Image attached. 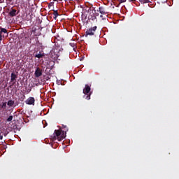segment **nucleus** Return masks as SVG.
Returning <instances> with one entry per match:
<instances>
[{
    "label": "nucleus",
    "instance_id": "nucleus-27",
    "mask_svg": "<svg viewBox=\"0 0 179 179\" xmlns=\"http://www.w3.org/2000/svg\"><path fill=\"white\" fill-rule=\"evenodd\" d=\"M71 47H75V44L73 43V45H71Z\"/></svg>",
    "mask_w": 179,
    "mask_h": 179
},
{
    "label": "nucleus",
    "instance_id": "nucleus-7",
    "mask_svg": "<svg viewBox=\"0 0 179 179\" xmlns=\"http://www.w3.org/2000/svg\"><path fill=\"white\" fill-rule=\"evenodd\" d=\"M35 101L36 99H34V97L30 96L25 101V103L29 106H34Z\"/></svg>",
    "mask_w": 179,
    "mask_h": 179
},
{
    "label": "nucleus",
    "instance_id": "nucleus-14",
    "mask_svg": "<svg viewBox=\"0 0 179 179\" xmlns=\"http://www.w3.org/2000/svg\"><path fill=\"white\" fill-rule=\"evenodd\" d=\"M7 104H8L10 107H12V106H13V104H15V101L9 100V101H8Z\"/></svg>",
    "mask_w": 179,
    "mask_h": 179
},
{
    "label": "nucleus",
    "instance_id": "nucleus-19",
    "mask_svg": "<svg viewBox=\"0 0 179 179\" xmlns=\"http://www.w3.org/2000/svg\"><path fill=\"white\" fill-rule=\"evenodd\" d=\"M62 127H63L64 129H65L66 131H64V133H65V135H66V131H68V127H66L65 125H63Z\"/></svg>",
    "mask_w": 179,
    "mask_h": 179
},
{
    "label": "nucleus",
    "instance_id": "nucleus-6",
    "mask_svg": "<svg viewBox=\"0 0 179 179\" xmlns=\"http://www.w3.org/2000/svg\"><path fill=\"white\" fill-rule=\"evenodd\" d=\"M8 30L5 28H1L0 31V41H2V37H8Z\"/></svg>",
    "mask_w": 179,
    "mask_h": 179
},
{
    "label": "nucleus",
    "instance_id": "nucleus-5",
    "mask_svg": "<svg viewBox=\"0 0 179 179\" xmlns=\"http://www.w3.org/2000/svg\"><path fill=\"white\" fill-rule=\"evenodd\" d=\"M49 55L52 59H57L58 58V50L55 48L52 49Z\"/></svg>",
    "mask_w": 179,
    "mask_h": 179
},
{
    "label": "nucleus",
    "instance_id": "nucleus-10",
    "mask_svg": "<svg viewBox=\"0 0 179 179\" xmlns=\"http://www.w3.org/2000/svg\"><path fill=\"white\" fill-rule=\"evenodd\" d=\"M17 78V76L15 74V73H12L10 76V80L11 82H15L16 80V78Z\"/></svg>",
    "mask_w": 179,
    "mask_h": 179
},
{
    "label": "nucleus",
    "instance_id": "nucleus-18",
    "mask_svg": "<svg viewBox=\"0 0 179 179\" xmlns=\"http://www.w3.org/2000/svg\"><path fill=\"white\" fill-rule=\"evenodd\" d=\"M51 6H54V2H50L48 3V8L50 9Z\"/></svg>",
    "mask_w": 179,
    "mask_h": 179
},
{
    "label": "nucleus",
    "instance_id": "nucleus-3",
    "mask_svg": "<svg viewBox=\"0 0 179 179\" xmlns=\"http://www.w3.org/2000/svg\"><path fill=\"white\" fill-rule=\"evenodd\" d=\"M88 13H90L88 16L89 20H96V10L94 8H90L87 10Z\"/></svg>",
    "mask_w": 179,
    "mask_h": 179
},
{
    "label": "nucleus",
    "instance_id": "nucleus-9",
    "mask_svg": "<svg viewBox=\"0 0 179 179\" xmlns=\"http://www.w3.org/2000/svg\"><path fill=\"white\" fill-rule=\"evenodd\" d=\"M16 15H17V10H16V9L11 8L9 12V15L10 16V17H13L16 16Z\"/></svg>",
    "mask_w": 179,
    "mask_h": 179
},
{
    "label": "nucleus",
    "instance_id": "nucleus-8",
    "mask_svg": "<svg viewBox=\"0 0 179 179\" xmlns=\"http://www.w3.org/2000/svg\"><path fill=\"white\" fill-rule=\"evenodd\" d=\"M34 75L35 78H40V76L43 75V70H41V69H40L39 67H37L36 70L35 71Z\"/></svg>",
    "mask_w": 179,
    "mask_h": 179
},
{
    "label": "nucleus",
    "instance_id": "nucleus-24",
    "mask_svg": "<svg viewBox=\"0 0 179 179\" xmlns=\"http://www.w3.org/2000/svg\"><path fill=\"white\" fill-rule=\"evenodd\" d=\"M129 2H135V0H129Z\"/></svg>",
    "mask_w": 179,
    "mask_h": 179
},
{
    "label": "nucleus",
    "instance_id": "nucleus-17",
    "mask_svg": "<svg viewBox=\"0 0 179 179\" xmlns=\"http://www.w3.org/2000/svg\"><path fill=\"white\" fill-rule=\"evenodd\" d=\"M141 3H148L149 2V0H139Z\"/></svg>",
    "mask_w": 179,
    "mask_h": 179
},
{
    "label": "nucleus",
    "instance_id": "nucleus-4",
    "mask_svg": "<svg viewBox=\"0 0 179 179\" xmlns=\"http://www.w3.org/2000/svg\"><path fill=\"white\" fill-rule=\"evenodd\" d=\"M96 30H97V26H94L93 27L87 29L85 32V37H87V36H94Z\"/></svg>",
    "mask_w": 179,
    "mask_h": 179
},
{
    "label": "nucleus",
    "instance_id": "nucleus-26",
    "mask_svg": "<svg viewBox=\"0 0 179 179\" xmlns=\"http://www.w3.org/2000/svg\"><path fill=\"white\" fill-rule=\"evenodd\" d=\"M71 47H75V44L73 43V45H71Z\"/></svg>",
    "mask_w": 179,
    "mask_h": 179
},
{
    "label": "nucleus",
    "instance_id": "nucleus-20",
    "mask_svg": "<svg viewBox=\"0 0 179 179\" xmlns=\"http://www.w3.org/2000/svg\"><path fill=\"white\" fill-rule=\"evenodd\" d=\"M3 134V133H2V132L0 133V139H1V141H2V139H3V134Z\"/></svg>",
    "mask_w": 179,
    "mask_h": 179
},
{
    "label": "nucleus",
    "instance_id": "nucleus-30",
    "mask_svg": "<svg viewBox=\"0 0 179 179\" xmlns=\"http://www.w3.org/2000/svg\"><path fill=\"white\" fill-rule=\"evenodd\" d=\"M76 1H79V0H76Z\"/></svg>",
    "mask_w": 179,
    "mask_h": 179
},
{
    "label": "nucleus",
    "instance_id": "nucleus-23",
    "mask_svg": "<svg viewBox=\"0 0 179 179\" xmlns=\"http://www.w3.org/2000/svg\"><path fill=\"white\" fill-rule=\"evenodd\" d=\"M7 1H8V3H12L13 0H7Z\"/></svg>",
    "mask_w": 179,
    "mask_h": 179
},
{
    "label": "nucleus",
    "instance_id": "nucleus-29",
    "mask_svg": "<svg viewBox=\"0 0 179 179\" xmlns=\"http://www.w3.org/2000/svg\"><path fill=\"white\" fill-rule=\"evenodd\" d=\"M100 17H103V15H100Z\"/></svg>",
    "mask_w": 179,
    "mask_h": 179
},
{
    "label": "nucleus",
    "instance_id": "nucleus-1",
    "mask_svg": "<svg viewBox=\"0 0 179 179\" xmlns=\"http://www.w3.org/2000/svg\"><path fill=\"white\" fill-rule=\"evenodd\" d=\"M62 132L63 134L61 135ZM65 136H66V135H65L64 131H62L61 130L57 129V130H55L53 135L51 136V139L52 141H57V140L59 141V142H61L62 139H65Z\"/></svg>",
    "mask_w": 179,
    "mask_h": 179
},
{
    "label": "nucleus",
    "instance_id": "nucleus-15",
    "mask_svg": "<svg viewBox=\"0 0 179 179\" xmlns=\"http://www.w3.org/2000/svg\"><path fill=\"white\" fill-rule=\"evenodd\" d=\"M12 120H13V115H10V116L7 118V122H10V121H12Z\"/></svg>",
    "mask_w": 179,
    "mask_h": 179
},
{
    "label": "nucleus",
    "instance_id": "nucleus-16",
    "mask_svg": "<svg viewBox=\"0 0 179 179\" xmlns=\"http://www.w3.org/2000/svg\"><path fill=\"white\" fill-rule=\"evenodd\" d=\"M1 108H3V110H5L6 108V102L2 103Z\"/></svg>",
    "mask_w": 179,
    "mask_h": 179
},
{
    "label": "nucleus",
    "instance_id": "nucleus-2",
    "mask_svg": "<svg viewBox=\"0 0 179 179\" xmlns=\"http://www.w3.org/2000/svg\"><path fill=\"white\" fill-rule=\"evenodd\" d=\"M90 90H92L90 85L86 84L83 90V93L85 94L83 98L85 99V100H90V96H92V92H90Z\"/></svg>",
    "mask_w": 179,
    "mask_h": 179
},
{
    "label": "nucleus",
    "instance_id": "nucleus-12",
    "mask_svg": "<svg viewBox=\"0 0 179 179\" xmlns=\"http://www.w3.org/2000/svg\"><path fill=\"white\" fill-rule=\"evenodd\" d=\"M99 10L101 15H106V9H104L103 7H99Z\"/></svg>",
    "mask_w": 179,
    "mask_h": 179
},
{
    "label": "nucleus",
    "instance_id": "nucleus-11",
    "mask_svg": "<svg viewBox=\"0 0 179 179\" xmlns=\"http://www.w3.org/2000/svg\"><path fill=\"white\" fill-rule=\"evenodd\" d=\"M53 15H54V19L55 20H57V17H58V16H59V14L58 13V10H53Z\"/></svg>",
    "mask_w": 179,
    "mask_h": 179
},
{
    "label": "nucleus",
    "instance_id": "nucleus-21",
    "mask_svg": "<svg viewBox=\"0 0 179 179\" xmlns=\"http://www.w3.org/2000/svg\"><path fill=\"white\" fill-rule=\"evenodd\" d=\"M120 3H124V2H127V0H119Z\"/></svg>",
    "mask_w": 179,
    "mask_h": 179
},
{
    "label": "nucleus",
    "instance_id": "nucleus-13",
    "mask_svg": "<svg viewBox=\"0 0 179 179\" xmlns=\"http://www.w3.org/2000/svg\"><path fill=\"white\" fill-rule=\"evenodd\" d=\"M36 58H38L40 59V58H43L44 57V54L39 52L38 54H36L35 55Z\"/></svg>",
    "mask_w": 179,
    "mask_h": 179
},
{
    "label": "nucleus",
    "instance_id": "nucleus-28",
    "mask_svg": "<svg viewBox=\"0 0 179 179\" xmlns=\"http://www.w3.org/2000/svg\"><path fill=\"white\" fill-rule=\"evenodd\" d=\"M8 135V133L4 134V136H6Z\"/></svg>",
    "mask_w": 179,
    "mask_h": 179
},
{
    "label": "nucleus",
    "instance_id": "nucleus-25",
    "mask_svg": "<svg viewBox=\"0 0 179 179\" xmlns=\"http://www.w3.org/2000/svg\"><path fill=\"white\" fill-rule=\"evenodd\" d=\"M53 1H54V2L58 1V0H53ZM59 1H62V0H59Z\"/></svg>",
    "mask_w": 179,
    "mask_h": 179
},
{
    "label": "nucleus",
    "instance_id": "nucleus-22",
    "mask_svg": "<svg viewBox=\"0 0 179 179\" xmlns=\"http://www.w3.org/2000/svg\"><path fill=\"white\" fill-rule=\"evenodd\" d=\"M31 92V89H29L28 90H27V92H25V93H27V94H29V93Z\"/></svg>",
    "mask_w": 179,
    "mask_h": 179
}]
</instances>
